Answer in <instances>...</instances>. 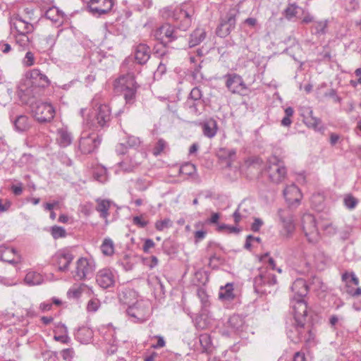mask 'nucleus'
Wrapping results in <instances>:
<instances>
[{"label":"nucleus","mask_w":361,"mask_h":361,"mask_svg":"<svg viewBox=\"0 0 361 361\" xmlns=\"http://www.w3.org/2000/svg\"><path fill=\"white\" fill-rule=\"evenodd\" d=\"M293 297L291 306L293 310V320L287 326V335L293 343H311L314 340L316 330L313 327L307 314V305L304 298L309 292L305 280L298 278L291 286Z\"/></svg>","instance_id":"f257e3e1"},{"label":"nucleus","mask_w":361,"mask_h":361,"mask_svg":"<svg viewBox=\"0 0 361 361\" xmlns=\"http://www.w3.org/2000/svg\"><path fill=\"white\" fill-rule=\"evenodd\" d=\"M101 96L96 94L92 100V117L84 118V125L94 131H104L109 128L112 119L111 109L107 104L100 103Z\"/></svg>","instance_id":"f03ea898"},{"label":"nucleus","mask_w":361,"mask_h":361,"mask_svg":"<svg viewBox=\"0 0 361 361\" xmlns=\"http://www.w3.org/2000/svg\"><path fill=\"white\" fill-rule=\"evenodd\" d=\"M161 16L166 20H171L180 31L185 32L192 25L194 9L187 4H181L173 8L169 6L161 10Z\"/></svg>","instance_id":"7ed1b4c3"},{"label":"nucleus","mask_w":361,"mask_h":361,"mask_svg":"<svg viewBox=\"0 0 361 361\" xmlns=\"http://www.w3.org/2000/svg\"><path fill=\"white\" fill-rule=\"evenodd\" d=\"M139 85L132 74L121 75L114 82V91L123 96L126 104L132 105L136 101Z\"/></svg>","instance_id":"20e7f679"},{"label":"nucleus","mask_w":361,"mask_h":361,"mask_svg":"<svg viewBox=\"0 0 361 361\" xmlns=\"http://www.w3.org/2000/svg\"><path fill=\"white\" fill-rule=\"evenodd\" d=\"M276 284V275L266 267L259 269V274L253 280L255 291L260 295L271 293L274 290Z\"/></svg>","instance_id":"39448f33"},{"label":"nucleus","mask_w":361,"mask_h":361,"mask_svg":"<svg viewBox=\"0 0 361 361\" xmlns=\"http://www.w3.org/2000/svg\"><path fill=\"white\" fill-rule=\"evenodd\" d=\"M266 170L269 180L275 184L282 183L287 176V169L284 162L276 155L269 157Z\"/></svg>","instance_id":"423d86ee"},{"label":"nucleus","mask_w":361,"mask_h":361,"mask_svg":"<svg viewBox=\"0 0 361 361\" xmlns=\"http://www.w3.org/2000/svg\"><path fill=\"white\" fill-rule=\"evenodd\" d=\"M205 106L202 91L197 87H193L184 103V108L190 114L197 116L204 111Z\"/></svg>","instance_id":"0eeeda50"},{"label":"nucleus","mask_w":361,"mask_h":361,"mask_svg":"<svg viewBox=\"0 0 361 361\" xmlns=\"http://www.w3.org/2000/svg\"><path fill=\"white\" fill-rule=\"evenodd\" d=\"M102 141V135L99 131L83 133L78 142V149L82 154L95 152Z\"/></svg>","instance_id":"6e6552de"},{"label":"nucleus","mask_w":361,"mask_h":361,"mask_svg":"<svg viewBox=\"0 0 361 361\" xmlns=\"http://www.w3.org/2000/svg\"><path fill=\"white\" fill-rule=\"evenodd\" d=\"M179 28L171 23H164L156 29L154 32L155 39L164 46H171L178 40L181 35Z\"/></svg>","instance_id":"1a4fd4ad"},{"label":"nucleus","mask_w":361,"mask_h":361,"mask_svg":"<svg viewBox=\"0 0 361 361\" xmlns=\"http://www.w3.org/2000/svg\"><path fill=\"white\" fill-rule=\"evenodd\" d=\"M95 271L94 259L80 257L75 262V269L71 271L75 281H85L90 279Z\"/></svg>","instance_id":"9d476101"},{"label":"nucleus","mask_w":361,"mask_h":361,"mask_svg":"<svg viewBox=\"0 0 361 361\" xmlns=\"http://www.w3.org/2000/svg\"><path fill=\"white\" fill-rule=\"evenodd\" d=\"M127 314L134 322H144L151 314L150 304L148 301L137 300L126 310Z\"/></svg>","instance_id":"9b49d317"},{"label":"nucleus","mask_w":361,"mask_h":361,"mask_svg":"<svg viewBox=\"0 0 361 361\" xmlns=\"http://www.w3.org/2000/svg\"><path fill=\"white\" fill-rule=\"evenodd\" d=\"M277 214L282 225L281 234L286 238H291L295 231L294 214L293 210L289 207L279 209Z\"/></svg>","instance_id":"f8f14e48"},{"label":"nucleus","mask_w":361,"mask_h":361,"mask_svg":"<svg viewBox=\"0 0 361 361\" xmlns=\"http://www.w3.org/2000/svg\"><path fill=\"white\" fill-rule=\"evenodd\" d=\"M32 113L39 123H48L54 118L55 109L50 103L36 102L32 105Z\"/></svg>","instance_id":"ddd939ff"},{"label":"nucleus","mask_w":361,"mask_h":361,"mask_svg":"<svg viewBox=\"0 0 361 361\" xmlns=\"http://www.w3.org/2000/svg\"><path fill=\"white\" fill-rule=\"evenodd\" d=\"M302 228L305 237L310 243H316L319 239V233L314 216L305 214L302 217Z\"/></svg>","instance_id":"4468645a"},{"label":"nucleus","mask_w":361,"mask_h":361,"mask_svg":"<svg viewBox=\"0 0 361 361\" xmlns=\"http://www.w3.org/2000/svg\"><path fill=\"white\" fill-rule=\"evenodd\" d=\"M237 11L231 9L224 18H220V23L216 29V34L219 37H227L235 27Z\"/></svg>","instance_id":"2eb2a0df"},{"label":"nucleus","mask_w":361,"mask_h":361,"mask_svg":"<svg viewBox=\"0 0 361 361\" xmlns=\"http://www.w3.org/2000/svg\"><path fill=\"white\" fill-rule=\"evenodd\" d=\"M223 78L225 80V86L232 94H242L247 90L243 78L235 73H227Z\"/></svg>","instance_id":"dca6fc26"},{"label":"nucleus","mask_w":361,"mask_h":361,"mask_svg":"<svg viewBox=\"0 0 361 361\" xmlns=\"http://www.w3.org/2000/svg\"><path fill=\"white\" fill-rule=\"evenodd\" d=\"M84 1L87 4L90 12L97 17L109 13L114 6L113 0H84Z\"/></svg>","instance_id":"f3484780"},{"label":"nucleus","mask_w":361,"mask_h":361,"mask_svg":"<svg viewBox=\"0 0 361 361\" xmlns=\"http://www.w3.org/2000/svg\"><path fill=\"white\" fill-rule=\"evenodd\" d=\"M244 166L249 178H258L263 170V161L259 157H250L245 160Z\"/></svg>","instance_id":"a211bd4d"},{"label":"nucleus","mask_w":361,"mask_h":361,"mask_svg":"<svg viewBox=\"0 0 361 361\" xmlns=\"http://www.w3.org/2000/svg\"><path fill=\"white\" fill-rule=\"evenodd\" d=\"M74 256L68 250H59L52 257L54 265L58 267L59 271L66 272L68 271L69 266L73 260Z\"/></svg>","instance_id":"6ab92c4d"},{"label":"nucleus","mask_w":361,"mask_h":361,"mask_svg":"<svg viewBox=\"0 0 361 361\" xmlns=\"http://www.w3.org/2000/svg\"><path fill=\"white\" fill-rule=\"evenodd\" d=\"M11 34L32 33L34 25L23 19L19 15L14 16L11 19Z\"/></svg>","instance_id":"aec40b11"},{"label":"nucleus","mask_w":361,"mask_h":361,"mask_svg":"<svg viewBox=\"0 0 361 361\" xmlns=\"http://www.w3.org/2000/svg\"><path fill=\"white\" fill-rule=\"evenodd\" d=\"M27 77L30 78V81H27L26 84L38 88H44L48 87L50 81L47 76L42 73L39 69L34 68L27 73Z\"/></svg>","instance_id":"412c9836"},{"label":"nucleus","mask_w":361,"mask_h":361,"mask_svg":"<svg viewBox=\"0 0 361 361\" xmlns=\"http://www.w3.org/2000/svg\"><path fill=\"white\" fill-rule=\"evenodd\" d=\"M286 201L290 206L298 205L302 198V193L295 184L287 185L283 190Z\"/></svg>","instance_id":"4be33fe9"},{"label":"nucleus","mask_w":361,"mask_h":361,"mask_svg":"<svg viewBox=\"0 0 361 361\" xmlns=\"http://www.w3.org/2000/svg\"><path fill=\"white\" fill-rule=\"evenodd\" d=\"M307 116H303V123L308 128L313 129L315 132L324 134L325 126L320 118L313 116V111L311 109L307 110Z\"/></svg>","instance_id":"5701e85b"},{"label":"nucleus","mask_w":361,"mask_h":361,"mask_svg":"<svg viewBox=\"0 0 361 361\" xmlns=\"http://www.w3.org/2000/svg\"><path fill=\"white\" fill-rule=\"evenodd\" d=\"M96 281L101 288H108L115 283L114 274L111 269H103L97 274Z\"/></svg>","instance_id":"b1692460"},{"label":"nucleus","mask_w":361,"mask_h":361,"mask_svg":"<svg viewBox=\"0 0 361 361\" xmlns=\"http://www.w3.org/2000/svg\"><path fill=\"white\" fill-rule=\"evenodd\" d=\"M0 261L11 264H17L19 262V257L15 248L7 246L5 244L0 245Z\"/></svg>","instance_id":"393cba45"},{"label":"nucleus","mask_w":361,"mask_h":361,"mask_svg":"<svg viewBox=\"0 0 361 361\" xmlns=\"http://www.w3.org/2000/svg\"><path fill=\"white\" fill-rule=\"evenodd\" d=\"M207 37V32L204 27H196L189 35L188 39V48H193L200 45L205 40Z\"/></svg>","instance_id":"a878e982"},{"label":"nucleus","mask_w":361,"mask_h":361,"mask_svg":"<svg viewBox=\"0 0 361 361\" xmlns=\"http://www.w3.org/2000/svg\"><path fill=\"white\" fill-rule=\"evenodd\" d=\"M150 58V48L146 44L140 43L135 49V60L140 65L145 64Z\"/></svg>","instance_id":"bb28decb"},{"label":"nucleus","mask_w":361,"mask_h":361,"mask_svg":"<svg viewBox=\"0 0 361 361\" xmlns=\"http://www.w3.org/2000/svg\"><path fill=\"white\" fill-rule=\"evenodd\" d=\"M54 339L63 344H68L71 342V338L68 335V329L66 326L59 322L55 324L54 329Z\"/></svg>","instance_id":"cd10ccee"},{"label":"nucleus","mask_w":361,"mask_h":361,"mask_svg":"<svg viewBox=\"0 0 361 361\" xmlns=\"http://www.w3.org/2000/svg\"><path fill=\"white\" fill-rule=\"evenodd\" d=\"M97 205L95 210L99 213L100 218L104 219L107 222V219L109 216V209L111 206L112 202L109 200L97 198L95 200Z\"/></svg>","instance_id":"c85d7f7f"},{"label":"nucleus","mask_w":361,"mask_h":361,"mask_svg":"<svg viewBox=\"0 0 361 361\" xmlns=\"http://www.w3.org/2000/svg\"><path fill=\"white\" fill-rule=\"evenodd\" d=\"M76 340L81 343H89L92 341L94 333L93 331L87 326L79 327L74 333Z\"/></svg>","instance_id":"c756f323"},{"label":"nucleus","mask_w":361,"mask_h":361,"mask_svg":"<svg viewBox=\"0 0 361 361\" xmlns=\"http://www.w3.org/2000/svg\"><path fill=\"white\" fill-rule=\"evenodd\" d=\"M73 135L66 128H61L57 130L56 142L61 147H66L73 142Z\"/></svg>","instance_id":"7c9ffc66"},{"label":"nucleus","mask_w":361,"mask_h":361,"mask_svg":"<svg viewBox=\"0 0 361 361\" xmlns=\"http://www.w3.org/2000/svg\"><path fill=\"white\" fill-rule=\"evenodd\" d=\"M202 128L203 135L208 138H212L216 135L218 130L217 121L214 118H210L202 123Z\"/></svg>","instance_id":"2f4dec72"},{"label":"nucleus","mask_w":361,"mask_h":361,"mask_svg":"<svg viewBox=\"0 0 361 361\" xmlns=\"http://www.w3.org/2000/svg\"><path fill=\"white\" fill-rule=\"evenodd\" d=\"M10 118L17 131L23 132L30 128L29 118L27 116L19 115L16 118H13L11 116Z\"/></svg>","instance_id":"473e14b6"},{"label":"nucleus","mask_w":361,"mask_h":361,"mask_svg":"<svg viewBox=\"0 0 361 361\" xmlns=\"http://www.w3.org/2000/svg\"><path fill=\"white\" fill-rule=\"evenodd\" d=\"M100 334L103 336L104 341L108 343H117L115 329L111 325L102 326L99 329Z\"/></svg>","instance_id":"72a5a7b5"},{"label":"nucleus","mask_w":361,"mask_h":361,"mask_svg":"<svg viewBox=\"0 0 361 361\" xmlns=\"http://www.w3.org/2000/svg\"><path fill=\"white\" fill-rule=\"evenodd\" d=\"M328 23L327 20L314 22L310 27L311 33L318 37L324 35L327 32Z\"/></svg>","instance_id":"f704fd0d"},{"label":"nucleus","mask_w":361,"mask_h":361,"mask_svg":"<svg viewBox=\"0 0 361 361\" xmlns=\"http://www.w3.org/2000/svg\"><path fill=\"white\" fill-rule=\"evenodd\" d=\"M210 248L211 245H209L207 248V252H208L207 258L209 260L208 265L212 269H217L220 265L224 264V259L220 255L210 252Z\"/></svg>","instance_id":"c9c22d12"},{"label":"nucleus","mask_w":361,"mask_h":361,"mask_svg":"<svg viewBox=\"0 0 361 361\" xmlns=\"http://www.w3.org/2000/svg\"><path fill=\"white\" fill-rule=\"evenodd\" d=\"M30 33L12 34L15 39L16 44L19 47L20 51H24L29 48Z\"/></svg>","instance_id":"e433bc0d"},{"label":"nucleus","mask_w":361,"mask_h":361,"mask_svg":"<svg viewBox=\"0 0 361 361\" xmlns=\"http://www.w3.org/2000/svg\"><path fill=\"white\" fill-rule=\"evenodd\" d=\"M228 324L231 329L235 331H241L245 324V319L240 314H234L229 317Z\"/></svg>","instance_id":"4c0bfd02"},{"label":"nucleus","mask_w":361,"mask_h":361,"mask_svg":"<svg viewBox=\"0 0 361 361\" xmlns=\"http://www.w3.org/2000/svg\"><path fill=\"white\" fill-rule=\"evenodd\" d=\"M25 283L28 286H37L43 282V276L35 271H29L24 279Z\"/></svg>","instance_id":"58836bf2"},{"label":"nucleus","mask_w":361,"mask_h":361,"mask_svg":"<svg viewBox=\"0 0 361 361\" xmlns=\"http://www.w3.org/2000/svg\"><path fill=\"white\" fill-rule=\"evenodd\" d=\"M299 8H300L296 3H288L282 14L286 20L290 21L296 17Z\"/></svg>","instance_id":"ea45409f"},{"label":"nucleus","mask_w":361,"mask_h":361,"mask_svg":"<svg viewBox=\"0 0 361 361\" xmlns=\"http://www.w3.org/2000/svg\"><path fill=\"white\" fill-rule=\"evenodd\" d=\"M56 40V37L54 35H49L41 39L39 42L41 51L44 52L51 50L54 46Z\"/></svg>","instance_id":"a19ab883"},{"label":"nucleus","mask_w":361,"mask_h":361,"mask_svg":"<svg viewBox=\"0 0 361 361\" xmlns=\"http://www.w3.org/2000/svg\"><path fill=\"white\" fill-rule=\"evenodd\" d=\"M169 150V147L167 142L163 138H159L153 147L152 154L157 157L161 154L166 153Z\"/></svg>","instance_id":"79ce46f5"},{"label":"nucleus","mask_w":361,"mask_h":361,"mask_svg":"<svg viewBox=\"0 0 361 361\" xmlns=\"http://www.w3.org/2000/svg\"><path fill=\"white\" fill-rule=\"evenodd\" d=\"M219 295V298L224 300H231L234 299L233 283H228L224 287H221Z\"/></svg>","instance_id":"37998d69"},{"label":"nucleus","mask_w":361,"mask_h":361,"mask_svg":"<svg viewBox=\"0 0 361 361\" xmlns=\"http://www.w3.org/2000/svg\"><path fill=\"white\" fill-rule=\"evenodd\" d=\"M87 286L85 283H80L78 286L74 285L67 292V297L69 299H78Z\"/></svg>","instance_id":"c03bdc74"},{"label":"nucleus","mask_w":361,"mask_h":361,"mask_svg":"<svg viewBox=\"0 0 361 361\" xmlns=\"http://www.w3.org/2000/svg\"><path fill=\"white\" fill-rule=\"evenodd\" d=\"M100 248L103 255L106 256H111L114 253V243L109 238H104Z\"/></svg>","instance_id":"a18cd8bd"},{"label":"nucleus","mask_w":361,"mask_h":361,"mask_svg":"<svg viewBox=\"0 0 361 361\" xmlns=\"http://www.w3.org/2000/svg\"><path fill=\"white\" fill-rule=\"evenodd\" d=\"M169 47L170 46H164L161 44V42H159V44H157L154 47V54L156 55L157 57L161 58L162 61H167V59L169 58L168 56L169 54L167 47Z\"/></svg>","instance_id":"49530a36"},{"label":"nucleus","mask_w":361,"mask_h":361,"mask_svg":"<svg viewBox=\"0 0 361 361\" xmlns=\"http://www.w3.org/2000/svg\"><path fill=\"white\" fill-rule=\"evenodd\" d=\"M200 343L202 348L203 352H207L210 350L212 345V338L209 334H202L199 337Z\"/></svg>","instance_id":"de8ad7c7"},{"label":"nucleus","mask_w":361,"mask_h":361,"mask_svg":"<svg viewBox=\"0 0 361 361\" xmlns=\"http://www.w3.org/2000/svg\"><path fill=\"white\" fill-rule=\"evenodd\" d=\"M45 17L52 22L57 23L61 18L59 9L55 6H50L45 12Z\"/></svg>","instance_id":"09e8293b"},{"label":"nucleus","mask_w":361,"mask_h":361,"mask_svg":"<svg viewBox=\"0 0 361 361\" xmlns=\"http://www.w3.org/2000/svg\"><path fill=\"white\" fill-rule=\"evenodd\" d=\"M196 171L195 165L190 162H186L180 167V173L188 176H193Z\"/></svg>","instance_id":"8fccbe9b"},{"label":"nucleus","mask_w":361,"mask_h":361,"mask_svg":"<svg viewBox=\"0 0 361 361\" xmlns=\"http://www.w3.org/2000/svg\"><path fill=\"white\" fill-rule=\"evenodd\" d=\"M173 221L169 218L157 220L154 224V227L158 231H163L166 228L172 227Z\"/></svg>","instance_id":"3c124183"},{"label":"nucleus","mask_w":361,"mask_h":361,"mask_svg":"<svg viewBox=\"0 0 361 361\" xmlns=\"http://www.w3.org/2000/svg\"><path fill=\"white\" fill-rule=\"evenodd\" d=\"M51 234L54 239L65 238L67 235L66 231L61 226H53L50 229Z\"/></svg>","instance_id":"603ef678"},{"label":"nucleus","mask_w":361,"mask_h":361,"mask_svg":"<svg viewBox=\"0 0 361 361\" xmlns=\"http://www.w3.org/2000/svg\"><path fill=\"white\" fill-rule=\"evenodd\" d=\"M140 164V161H135L130 164L128 159H125L120 162V166L121 169L125 172H132L136 167Z\"/></svg>","instance_id":"864d4df0"},{"label":"nucleus","mask_w":361,"mask_h":361,"mask_svg":"<svg viewBox=\"0 0 361 361\" xmlns=\"http://www.w3.org/2000/svg\"><path fill=\"white\" fill-rule=\"evenodd\" d=\"M343 203L348 209H353L358 204V200L351 194H347L344 197Z\"/></svg>","instance_id":"5fc2aeb1"},{"label":"nucleus","mask_w":361,"mask_h":361,"mask_svg":"<svg viewBox=\"0 0 361 361\" xmlns=\"http://www.w3.org/2000/svg\"><path fill=\"white\" fill-rule=\"evenodd\" d=\"M132 222L133 225L136 226L137 228H145L149 224V221L145 219L143 215L134 216L133 218Z\"/></svg>","instance_id":"6e6d98bb"},{"label":"nucleus","mask_w":361,"mask_h":361,"mask_svg":"<svg viewBox=\"0 0 361 361\" xmlns=\"http://www.w3.org/2000/svg\"><path fill=\"white\" fill-rule=\"evenodd\" d=\"M125 143L128 148H137L140 146L141 142L139 137L133 135H128Z\"/></svg>","instance_id":"4d7b16f0"},{"label":"nucleus","mask_w":361,"mask_h":361,"mask_svg":"<svg viewBox=\"0 0 361 361\" xmlns=\"http://www.w3.org/2000/svg\"><path fill=\"white\" fill-rule=\"evenodd\" d=\"M151 339H157V343L152 344V348L154 349H159L166 345V341L162 336L155 335L151 337Z\"/></svg>","instance_id":"13d9d810"},{"label":"nucleus","mask_w":361,"mask_h":361,"mask_svg":"<svg viewBox=\"0 0 361 361\" xmlns=\"http://www.w3.org/2000/svg\"><path fill=\"white\" fill-rule=\"evenodd\" d=\"M155 243L153 240L150 238H146L144 240V244L142 245V250L145 253H150L151 249L154 248Z\"/></svg>","instance_id":"bf43d9fd"},{"label":"nucleus","mask_w":361,"mask_h":361,"mask_svg":"<svg viewBox=\"0 0 361 361\" xmlns=\"http://www.w3.org/2000/svg\"><path fill=\"white\" fill-rule=\"evenodd\" d=\"M99 307V302L98 300L92 299L87 302V312H95Z\"/></svg>","instance_id":"052dcab7"},{"label":"nucleus","mask_w":361,"mask_h":361,"mask_svg":"<svg viewBox=\"0 0 361 361\" xmlns=\"http://www.w3.org/2000/svg\"><path fill=\"white\" fill-rule=\"evenodd\" d=\"M325 95H326V97H329L332 98V99H333V100H334V102L335 103H339V104H341V102H342V99H341V97H339V96L337 94V92H336V90H334V89H331V90H329V91L328 92H326V93L325 94Z\"/></svg>","instance_id":"680f3d73"},{"label":"nucleus","mask_w":361,"mask_h":361,"mask_svg":"<svg viewBox=\"0 0 361 361\" xmlns=\"http://www.w3.org/2000/svg\"><path fill=\"white\" fill-rule=\"evenodd\" d=\"M295 255L299 257H305V245L302 243H298L295 247Z\"/></svg>","instance_id":"e2e57ef3"},{"label":"nucleus","mask_w":361,"mask_h":361,"mask_svg":"<svg viewBox=\"0 0 361 361\" xmlns=\"http://www.w3.org/2000/svg\"><path fill=\"white\" fill-rule=\"evenodd\" d=\"M35 57L34 54L31 51H27L25 54L24 63L26 66L29 67L34 64Z\"/></svg>","instance_id":"0e129e2a"},{"label":"nucleus","mask_w":361,"mask_h":361,"mask_svg":"<svg viewBox=\"0 0 361 361\" xmlns=\"http://www.w3.org/2000/svg\"><path fill=\"white\" fill-rule=\"evenodd\" d=\"M262 225H263L262 220L259 218H256V219H255L253 223L251 225V230L253 232H258Z\"/></svg>","instance_id":"69168bd1"},{"label":"nucleus","mask_w":361,"mask_h":361,"mask_svg":"<svg viewBox=\"0 0 361 361\" xmlns=\"http://www.w3.org/2000/svg\"><path fill=\"white\" fill-rule=\"evenodd\" d=\"M74 354L73 348L63 349L61 352V355L64 360H71Z\"/></svg>","instance_id":"338daca9"},{"label":"nucleus","mask_w":361,"mask_h":361,"mask_svg":"<svg viewBox=\"0 0 361 361\" xmlns=\"http://www.w3.org/2000/svg\"><path fill=\"white\" fill-rule=\"evenodd\" d=\"M345 1L348 5V10L355 11L359 7V3L357 0H345Z\"/></svg>","instance_id":"774afa93"}]
</instances>
